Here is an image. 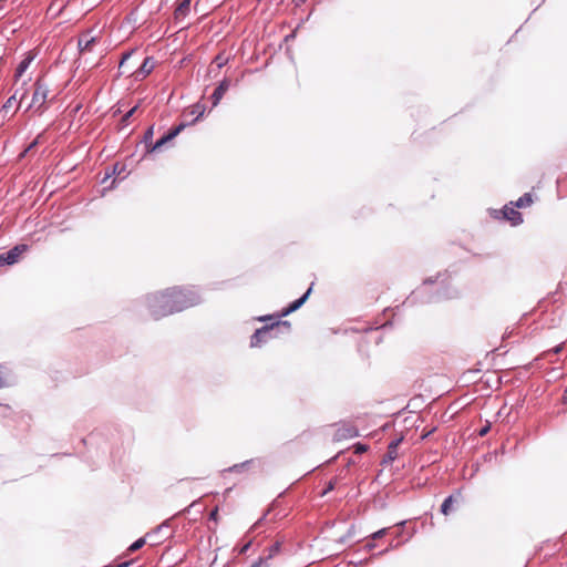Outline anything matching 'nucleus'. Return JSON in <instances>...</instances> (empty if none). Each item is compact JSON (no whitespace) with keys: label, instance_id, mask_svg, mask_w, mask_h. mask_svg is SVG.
I'll list each match as a JSON object with an SVG mask.
<instances>
[{"label":"nucleus","instance_id":"f257e3e1","mask_svg":"<svg viewBox=\"0 0 567 567\" xmlns=\"http://www.w3.org/2000/svg\"><path fill=\"white\" fill-rule=\"evenodd\" d=\"M199 295L190 288L173 287L147 298V307L153 319L159 320L175 312L198 305Z\"/></svg>","mask_w":567,"mask_h":567},{"label":"nucleus","instance_id":"f03ea898","mask_svg":"<svg viewBox=\"0 0 567 567\" xmlns=\"http://www.w3.org/2000/svg\"><path fill=\"white\" fill-rule=\"evenodd\" d=\"M290 327L291 326L288 321L278 320L275 323L257 329L251 336L250 346L260 347L268 339L277 338L280 332H289Z\"/></svg>","mask_w":567,"mask_h":567},{"label":"nucleus","instance_id":"7ed1b4c3","mask_svg":"<svg viewBox=\"0 0 567 567\" xmlns=\"http://www.w3.org/2000/svg\"><path fill=\"white\" fill-rule=\"evenodd\" d=\"M49 94V86L44 83L43 78H39L34 83L32 100L28 109L40 110L45 104Z\"/></svg>","mask_w":567,"mask_h":567},{"label":"nucleus","instance_id":"20e7f679","mask_svg":"<svg viewBox=\"0 0 567 567\" xmlns=\"http://www.w3.org/2000/svg\"><path fill=\"white\" fill-rule=\"evenodd\" d=\"M27 245H17L8 252L0 255V265H13L18 261L19 257L27 251Z\"/></svg>","mask_w":567,"mask_h":567},{"label":"nucleus","instance_id":"39448f33","mask_svg":"<svg viewBox=\"0 0 567 567\" xmlns=\"http://www.w3.org/2000/svg\"><path fill=\"white\" fill-rule=\"evenodd\" d=\"M186 124L181 123L176 127L172 128L168 133L162 136L152 147L151 152H155L162 148L166 143L173 141L184 128Z\"/></svg>","mask_w":567,"mask_h":567},{"label":"nucleus","instance_id":"423d86ee","mask_svg":"<svg viewBox=\"0 0 567 567\" xmlns=\"http://www.w3.org/2000/svg\"><path fill=\"white\" fill-rule=\"evenodd\" d=\"M154 66V59L147 56L144 59L142 65L132 73V75H134L135 80H143L153 71Z\"/></svg>","mask_w":567,"mask_h":567},{"label":"nucleus","instance_id":"0eeeda50","mask_svg":"<svg viewBox=\"0 0 567 567\" xmlns=\"http://www.w3.org/2000/svg\"><path fill=\"white\" fill-rule=\"evenodd\" d=\"M358 435H359L358 429L351 424H344V425L340 426L336 431V434H334L337 440H348V439L355 437Z\"/></svg>","mask_w":567,"mask_h":567},{"label":"nucleus","instance_id":"6e6552de","mask_svg":"<svg viewBox=\"0 0 567 567\" xmlns=\"http://www.w3.org/2000/svg\"><path fill=\"white\" fill-rule=\"evenodd\" d=\"M27 83H28L27 80H23L21 82V86L16 89L13 95L11 97H9L7 103L4 104V107H10L12 105V102H16V101L19 102V105H21L23 103V101L25 100L27 94H28V91L24 87V85Z\"/></svg>","mask_w":567,"mask_h":567},{"label":"nucleus","instance_id":"1a4fd4ad","mask_svg":"<svg viewBox=\"0 0 567 567\" xmlns=\"http://www.w3.org/2000/svg\"><path fill=\"white\" fill-rule=\"evenodd\" d=\"M503 217L511 221L512 225L516 226L523 221L522 214L515 209V206H505L501 212Z\"/></svg>","mask_w":567,"mask_h":567},{"label":"nucleus","instance_id":"9d476101","mask_svg":"<svg viewBox=\"0 0 567 567\" xmlns=\"http://www.w3.org/2000/svg\"><path fill=\"white\" fill-rule=\"evenodd\" d=\"M311 292V287L306 291V293L300 297L299 299L295 300L292 303H290L287 308H284L281 312L277 316V318L286 317L289 313L296 311L299 309L308 299L309 295Z\"/></svg>","mask_w":567,"mask_h":567},{"label":"nucleus","instance_id":"9b49d317","mask_svg":"<svg viewBox=\"0 0 567 567\" xmlns=\"http://www.w3.org/2000/svg\"><path fill=\"white\" fill-rule=\"evenodd\" d=\"M230 86V81L228 79H224L219 85L215 89L214 93L212 94L213 105L216 106L220 100L223 99L224 94L228 91Z\"/></svg>","mask_w":567,"mask_h":567},{"label":"nucleus","instance_id":"f8f14e48","mask_svg":"<svg viewBox=\"0 0 567 567\" xmlns=\"http://www.w3.org/2000/svg\"><path fill=\"white\" fill-rule=\"evenodd\" d=\"M280 549V543L276 542L270 548L269 554L266 558H259L258 561L254 563L250 567H269L268 560L274 557Z\"/></svg>","mask_w":567,"mask_h":567},{"label":"nucleus","instance_id":"ddd939ff","mask_svg":"<svg viewBox=\"0 0 567 567\" xmlns=\"http://www.w3.org/2000/svg\"><path fill=\"white\" fill-rule=\"evenodd\" d=\"M192 0H179L176 9H175V18L183 19L185 18L190 10Z\"/></svg>","mask_w":567,"mask_h":567},{"label":"nucleus","instance_id":"4468645a","mask_svg":"<svg viewBox=\"0 0 567 567\" xmlns=\"http://www.w3.org/2000/svg\"><path fill=\"white\" fill-rule=\"evenodd\" d=\"M95 43V38L90 37L89 34H83L79 38L78 47L81 52H86L92 50V45Z\"/></svg>","mask_w":567,"mask_h":567},{"label":"nucleus","instance_id":"2eb2a0df","mask_svg":"<svg viewBox=\"0 0 567 567\" xmlns=\"http://www.w3.org/2000/svg\"><path fill=\"white\" fill-rule=\"evenodd\" d=\"M33 60L32 56H27L24 58L18 65L17 70H16V84L19 83V81L21 80L23 73L27 71V69L29 68L31 61Z\"/></svg>","mask_w":567,"mask_h":567},{"label":"nucleus","instance_id":"dca6fc26","mask_svg":"<svg viewBox=\"0 0 567 567\" xmlns=\"http://www.w3.org/2000/svg\"><path fill=\"white\" fill-rule=\"evenodd\" d=\"M511 204L517 208H524L533 204V198L529 193H526L522 197H519L515 203L512 202Z\"/></svg>","mask_w":567,"mask_h":567},{"label":"nucleus","instance_id":"f3484780","mask_svg":"<svg viewBox=\"0 0 567 567\" xmlns=\"http://www.w3.org/2000/svg\"><path fill=\"white\" fill-rule=\"evenodd\" d=\"M455 502H456V498L454 495H450L447 498H445L441 506V513L445 516L450 515Z\"/></svg>","mask_w":567,"mask_h":567},{"label":"nucleus","instance_id":"a211bd4d","mask_svg":"<svg viewBox=\"0 0 567 567\" xmlns=\"http://www.w3.org/2000/svg\"><path fill=\"white\" fill-rule=\"evenodd\" d=\"M401 440H398V441H393L390 443V445L388 446V453H386V457L389 461H394L398 456V446L400 444Z\"/></svg>","mask_w":567,"mask_h":567},{"label":"nucleus","instance_id":"6ab92c4d","mask_svg":"<svg viewBox=\"0 0 567 567\" xmlns=\"http://www.w3.org/2000/svg\"><path fill=\"white\" fill-rule=\"evenodd\" d=\"M252 465H254V461L249 460V461L243 462L240 464H235L234 466L227 468V472L239 473L244 470H249Z\"/></svg>","mask_w":567,"mask_h":567},{"label":"nucleus","instance_id":"aec40b11","mask_svg":"<svg viewBox=\"0 0 567 567\" xmlns=\"http://www.w3.org/2000/svg\"><path fill=\"white\" fill-rule=\"evenodd\" d=\"M213 63L216 64L218 69H221L224 65L228 63V56L225 53H219L214 59Z\"/></svg>","mask_w":567,"mask_h":567},{"label":"nucleus","instance_id":"412c9836","mask_svg":"<svg viewBox=\"0 0 567 567\" xmlns=\"http://www.w3.org/2000/svg\"><path fill=\"white\" fill-rule=\"evenodd\" d=\"M145 545V539L144 538H138L136 542H134L130 547H128V551H136L138 550L140 548H142L143 546Z\"/></svg>","mask_w":567,"mask_h":567},{"label":"nucleus","instance_id":"4be33fe9","mask_svg":"<svg viewBox=\"0 0 567 567\" xmlns=\"http://www.w3.org/2000/svg\"><path fill=\"white\" fill-rule=\"evenodd\" d=\"M353 447H354V453H357V454H361V453H364L368 451V445H364L361 443L354 444Z\"/></svg>","mask_w":567,"mask_h":567},{"label":"nucleus","instance_id":"5701e85b","mask_svg":"<svg viewBox=\"0 0 567 567\" xmlns=\"http://www.w3.org/2000/svg\"><path fill=\"white\" fill-rule=\"evenodd\" d=\"M386 534V528H382L375 533L372 534V538L373 539H378V538H381L383 537L384 535Z\"/></svg>","mask_w":567,"mask_h":567},{"label":"nucleus","instance_id":"b1692460","mask_svg":"<svg viewBox=\"0 0 567 567\" xmlns=\"http://www.w3.org/2000/svg\"><path fill=\"white\" fill-rule=\"evenodd\" d=\"M334 485H336V482L334 481H330L328 483L327 487L324 488V491L322 492V496L328 494L329 492H331L334 488Z\"/></svg>","mask_w":567,"mask_h":567},{"label":"nucleus","instance_id":"393cba45","mask_svg":"<svg viewBox=\"0 0 567 567\" xmlns=\"http://www.w3.org/2000/svg\"><path fill=\"white\" fill-rule=\"evenodd\" d=\"M130 58H131V53L125 54V55L122 58V60H121V62H120V69H124V66H125V64H126V62H127V60H128Z\"/></svg>","mask_w":567,"mask_h":567},{"label":"nucleus","instance_id":"a878e982","mask_svg":"<svg viewBox=\"0 0 567 567\" xmlns=\"http://www.w3.org/2000/svg\"><path fill=\"white\" fill-rule=\"evenodd\" d=\"M209 518H210V519H213V520H215V522H217V519H218V508H217V507H216V508H214V509L210 512V514H209Z\"/></svg>","mask_w":567,"mask_h":567},{"label":"nucleus","instance_id":"bb28decb","mask_svg":"<svg viewBox=\"0 0 567 567\" xmlns=\"http://www.w3.org/2000/svg\"><path fill=\"white\" fill-rule=\"evenodd\" d=\"M137 110V106H134L133 109H131L123 117V121H126L130 116H132L135 111Z\"/></svg>","mask_w":567,"mask_h":567},{"label":"nucleus","instance_id":"cd10ccee","mask_svg":"<svg viewBox=\"0 0 567 567\" xmlns=\"http://www.w3.org/2000/svg\"><path fill=\"white\" fill-rule=\"evenodd\" d=\"M153 136V127H150L145 133V141L147 142Z\"/></svg>","mask_w":567,"mask_h":567},{"label":"nucleus","instance_id":"c85d7f7f","mask_svg":"<svg viewBox=\"0 0 567 567\" xmlns=\"http://www.w3.org/2000/svg\"><path fill=\"white\" fill-rule=\"evenodd\" d=\"M489 431V425H486L484 426L483 429L480 430V436H484L487 434V432Z\"/></svg>","mask_w":567,"mask_h":567},{"label":"nucleus","instance_id":"c756f323","mask_svg":"<svg viewBox=\"0 0 567 567\" xmlns=\"http://www.w3.org/2000/svg\"><path fill=\"white\" fill-rule=\"evenodd\" d=\"M40 138V135L29 145V147L25 150V152H29L31 148H33Z\"/></svg>","mask_w":567,"mask_h":567},{"label":"nucleus","instance_id":"7c9ffc66","mask_svg":"<svg viewBox=\"0 0 567 567\" xmlns=\"http://www.w3.org/2000/svg\"><path fill=\"white\" fill-rule=\"evenodd\" d=\"M563 350V344H559L557 347H555L553 350H550V352H554V353H559L560 351Z\"/></svg>","mask_w":567,"mask_h":567},{"label":"nucleus","instance_id":"2f4dec72","mask_svg":"<svg viewBox=\"0 0 567 567\" xmlns=\"http://www.w3.org/2000/svg\"><path fill=\"white\" fill-rule=\"evenodd\" d=\"M249 546H250V544H249V543H248V544H246V545H244V546L240 548L239 553H240V554L246 553V551H247V549L249 548Z\"/></svg>","mask_w":567,"mask_h":567},{"label":"nucleus","instance_id":"473e14b6","mask_svg":"<svg viewBox=\"0 0 567 567\" xmlns=\"http://www.w3.org/2000/svg\"><path fill=\"white\" fill-rule=\"evenodd\" d=\"M131 565V561L121 563L114 567H128Z\"/></svg>","mask_w":567,"mask_h":567},{"label":"nucleus","instance_id":"72a5a7b5","mask_svg":"<svg viewBox=\"0 0 567 567\" xmlns=\"http://www.w3.org/2000/svg\"><path fill=\"white\" fill-rule=\"evenodd\" d=\"M563 402L564 403H567V389L565 390L564 392V395H563Z\"/></svg>","mask_w":567,"mask_h":567}]
</instances>
